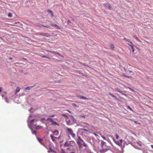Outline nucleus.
Masks as SVG:
<instances>
[{"instance_id":"f257e3e1","label":"nucleus","mask_w":153,"mask_h":153,"mask_svg":"<svg viewBox=\"0 0 153 153\" xmlns=\"http://www.w3.org/2000/svg\"><path fill=\"white\" fill-rule=\"evenodd\" d=\"M78 139L77 141V143L80 149H81L82 147V146L85 147H87V145L86 144L83 140L81 139L80 136H77Z\"/></svg>"},{"instance_id":"f03ea898","label":"nucleus","mask_w":153,"mask_h":153,"mask_svg":"<svg viewBox=\"0 0 153 153\" xmlns=\"http://www.w3.org/2000/svg\"><path fill=\"white\" fill-rule=\"evenodd\" d=\"M68 135L69 136L71 135L73 138H74L75 137L76 135L74 133V131L71 128H69L67 127L66 128Z\"/></svg>"},{"instance_id":"7ed1b4c3","label":"nucleus","mask_w":153,"mask_h":153,"mask_svg":"<svg viewBox=\"0 0 153 153\" xmlns=\"http://www.w3.org/2000/svg\"><path fill=\"white\" fill-rule=\"evenodd\" d=\"M75 143L73 141H70L69 142H66L64 144V146L65 147H69L73 146Z\"/></svg>"},{"instance_id":"20e7f679","label":"nucleus","mask_w":153,"mask_h":153,"mask_svg":"<svg viewBox=\"0 0 153 153\" xmlns=\"http://www.w3.org/2000/svg\"><path fill=\"white\" fill-rule=\"evenodd\" d=\"M47 121H49L51 123V124L52 125H57L59 126V125L57 123V122L54 121L51 118H48L47 120Z\"/></svg>"},{"instance_id":"39448f33","label":"nucleus","mask_w":153,"mask_h":153,"mask_svg":"<svg viewBox=\"0 0 153 153\" xmlns=\"http://www.w3.org/2000/svg\"><path fill=\"white\" fill-rule=\"evenodd\" d=\"M104 5L106 8H107L109 9H111V8L110 4L109 3H107L104 4Z\"/></svg>"},{"instance_id":"423d86ee","label":"nucleus","mask_w":153,"mask_h":153,"mask_svg":"<svg viewBox=\"0 0 153 153\" xmlns=\"http://www.w3.org/2000/svg\"><path fill=\"white\" fill-rule=\"evenodd\" d=\"M39 34L43 36L47 37H49L50 36L49 34L48 33H39Z\"/></svg>"},{"instance_id":"0eeeda50","label":"nucleus","mask_w":153,"mask_h":153,"mask_svg":"<svg viewBox=\"0 0 153 153\" xmlns=\"http://www.w3.org/2000/svg\"><path fill=\"white\" fill-rule=\"evenodd\" d=\"M77 97H79L80 99H84V100H88V99L86 97H85L83 96H77Z\"/></svg>"},{"instance_id":"6e6552de","label":"nucleus","mask_w":153,"mask_h":153,"mask_svg":"<svg viewBox=\"0 0 153 153\" xmlns=\"http://www.w3.org/2000/svg\"><path fill=\"white\" fill-rule=\"evenodd\" d=\"M106 145V143L104 141L101 140V146L102 147V148L103 146H105Z\"/></svg>"},{"instance_id":"1a4fd4ad","label":"nucleus","mask_w":153,"mask_h":153,"mask_svg":"<svg viewBox=\"0 0 153 153\" xmlns=\"http://www.w3.org/2000/svg\"><path fill=\"white\" fill-rule=\"evenodd\" d=\"M50 137L51 138L53 142H54L55 141V138H57V137L54 136H53L52 135H51Z\"/></svg>"},{"instance_id":"9d476101","label":"nucleus","mask_w":153,"mask_h":153,"mask_svg":"<svg viewBox=\"0 0 153 153\" xmlns=\"http://www.w3.org/2000/svg\"><path fill=\"white\" fill-rule=\"evenodd\" d=\"M71 117L73 120V122L74 123H76V120L74 118V117L72 116H71Z\"/></svg>"},{"instance_id":"9b49d317","label":"nucleus","mask_w":153,"mask_h":153,"mask_svg":"<svg viewBox=\"0 0 153 153\" xmlns=\"http://www.w3.org/2000/svg\"><path fill=\"white\" fill-rule=\"evenodd\" d=\"M66 122L67 124L68 125H71V121L70 120H66Z\"/></svg>"},{"instance_id":"f8f14e48","label":"nucleus","mask_w":153,"mask_h":153,"mask_svg":"<svg viewBox=\"0 0 153 153\" xmlns=\"http://www.w3.org/2000/svg\"><path fill=\"white\" fill-rule=\"evenodd\" d=\"M107 150L108 149H102L100 150V152L101 153H104L105 152H106Z\"/></svg>"},{"instance_id":"ddd939ff","label":"nucleus","mask_w":153,"mask_h":153,"mask_svg":"<svg viewBox=\"0 0 153 153\" xmlns=\"http://www.w3.org/2000/svg\"><path fill=\"white\" fill-rule=\"evenodd\" d=\"M113 140H114V141H115V143L117 144V145H118V146H120L121 145V144L120 143V142H119V141H117V142H116L115 141V140L114 139V138H113Z\"/></svg>"},{"instance_id":"4468645a","label":"nucleus","mask_w":153,"mask_h":153,"mask_svg":"<svg viewBox=\"0 0 153 153\" xmlns=\"http://www.w3.org/2000/svg\"><path fill=\"white\" fill-rule=\"evenodd\" d=\"M48 12L49 13H50L51 14V15L52 17L54 16V15H53V13L51 10H48Z\"/></svg>"},{"instance_id":"2eb2a0df","label":"nucleus","mask_w":153,"mask_h":153,"mask_svg":"<svg viewBox=\"0 0 153 153\" xmlns=\"http://www.w3.org/2000/svg\"><path fill=\"white\" fill-rule=\"evenodd\" d=\"M133 37H134V38H135V39L137 41H138L139 42H141L140 41L139 39L137 38V37L136 36L134 35V36H133Z\"/></svg>"},{"instance_id":"dca6fc26","label":"nucleus","mask_w":153,"mask_h":153,"mask_svg":"<svg viewBox=\"0 0 153 153\" xmlns=\"http://www.w3.org/2000/svg\"><path fill=\"white\" fill-rule=\"evenodd\" d=\"M53 133H54V135H58V134H59V133H58V131H54L53 132Z\"/></svg>"},{"instance_id":"f3484780","label":"nucleus","mask_w":153,"mask_h":153,"mask_svg":"<svg viewBox=\"0 0 153 153\" xmlns=\"http://www.w3.org/2000/svg\"><path fill=\"white\" fill-rule=\"evenodd\" d=\"M55 152V153H56V152L55 151H54L53 150L51 149V147H50V150H48V153H50V152Z\"/></svg>"},{"instance_id":"a211bd4d","label":"nucleus","mask_w":153,"mask_h":153,"mask_svg":"<svg viewBox=\"0 0 153 153\" xmlns=\"http://www.w3.org/2000/svg\"><path fill=\"white\" fill-rule=\"evenodd\" d=\"M46 51H47L48 52H49L51 53H53V54H56L57 53L56 52H55L54 51H49L48 50H46Z\"/></svg>"},{"instance_id":"6ab92c4d","label":"nucleus","mask_w":153,"mask_h":153,"mask_svg":"<svg viewBox=\"0 0 153 153\" xmlns=\"http://www.w3.org/2000/svg\"><path fill=\"white\" fill-rule=\"evenodd\" d=\"M110 47L113 50H114V45L112 44H110Z\"/></svg>"},{"instance_id":"aec40b11","label":"nucleus","mask_w":153,"mask_h":153,"mask_svg":"<svg viewBox=\"0 0 153 153\" xmlns=\"http://www.w3.org/2000/svg\"><path fill=\"white\" fill-rule=\"evenodd\" d=\"M128 45H129L131 47L133 46H134V45L132 43L131 41H130L129 42V43H128Z\"/></svg>"},{"instance_id":"412c9836","label":"nucleus","mask_w":153,"mask_h":153,"mask_svg":"<svg viewBox=\"0 0 153 153\" xmlns=\"http://www.w3.org/2000/svg\"><path fill=\"white\" fill-rule=\"evenodd\" d=\"M123 76L125 77H127V78H131V76H127V75H126L125 74H123Z\"/></svg>"},{"instance_id":"4be33fe9","label":"nucleus","mask_w":153,"mask_h":153,"mask_svg":"<svg viewBox=\"0 0 153 153\" xmlns=\"http://www.w3.org/2000/svg\"><path fill=\"white\" fill-rule=\"evenodd\" d=\"M20 91V89L19 88V87H17L16 88V93H17L18 92H19Z\"/></svg>"},{"instance_id":"5701e85b","label":"nucleus","mask_w":153,"mask_h":153,"mask_svg":"<svg viewBox=\"0 0 153 153\" xmlns=\"http://www.w3.org/2000/svg\"><path fill=\"white\" fill-rule=\"evenodd\" d=\"M42 126H36V128L37 129H39V128H42Z\"/></svg>"},{"instance_id":"b1692460","label":"nucleus","mask_w":153,"mask_h":153,"mask_svg":"<svg viewBox=\"0 0 153 153\" xmlns=\"http://www.w3.org/2000/svg\"><path fill=\"white\" fill-rule=\"evenodd\" d=\"M54 26L56 27V28L57 29H60V28L56 24H55Z\"/></svg>"},{"instance_id":"393cba45","label":"nucleus","mask_w":153,"mask_h":153,"mask_svg":"<svg viewBox=\"0 0 153 153\" xmlns=\"http://www.w3.org/2000/svg\"><path fill=\"white\" fill-rule=\"evenodd\" d=\"M62 116L65 117L66 118H68V116L64 114H62Z\"/></svg>"},{"instance_id":"a878e982","label":"nucleus","mask_w":153,"mask_h":153,"mask_svg":"<svg viewBox=\"0 0 153 153\" xmlns=\"http://www.w3.org/2000/svg\"><path fill=\"white\" fill-rule=\"evenodd\" d=\"M124 40H125V41L129 42H130V40L129 39H127L126 38H124L123 39Z\"/></svg>"},{"instance_id":"bb28decb","label":"nucleus","mask_w":153,"mask_h":153,"mask_svg":"<svg viewBox=\"0 0 153 153\" xmlns=\"http://www.w3.org/2000/svg\"><path fill=\"white\" fill-rule=\"evenodd\" d=\"M42 26L45 27H46L47 28H50V27L49 25H47V26H45V25H42Z\"/></svg>"},{"instance_id":"cd10ccee","label":"nucleus","mask_w":153,"mask_h":153,"mask_svg":"<svg viewBox=\"0 0 153 153\" xmlns=\"http://www.w3.org/2000/svg\"><path fill=\"white\" fill-rule=\"evenodd\" d=\"M8 16L9 17H12V15L11 13H9L8 14Z\"/></svg>"},{"instance_id":"c85d7f7f","label":"nucleus","mask_w":153,"mask_h":153,"mask_svg":"<svg viewBox=\"0 0 153 153\" xmlns=\"http://www.w3.org/2000/svg\"><path fill=\"white\" fill-rule=\"evenodd\" d=\"M109 95L110 96H111V97H113L115 98H116V96H114V95L111 94V93H110L109 94Z\"/></svg>"},{"instance_id":"c756f323","label":"nucleus","mask_w":153,"mask_h":153,"mask_svg":"<svg viewBox=\"0 0 153 153\" xmlns=\"http://www.w3.org/2000/svg\"><path fill=\"white\" fill-rule=\"evenodd\" d=\"M115 136H116V139H118L119 137V135L117 134H115Z\"/></svg>"},{"instance_id":"7c9ffc66","label":"nucleus","mask_w":153,"mask_h":153,"mask_svg":"<svg viewBox=\"0 0 153 153\" xmlns=\"http://www.w3.org/2000/svg\"><path fill=\"white\" fill-rule=\"evenodd\" d=\"M127 108L129 109L131 111H132L133 110L132 108L129 106H127Z\"/></svg>"},{"instance_id":"2f4dec72","label":"nucleus","mask_w":153,"mask_h":153,"mask_svg":"<svg viewBox=\"0 0 153 153\" xmlns=\"http://www.w3.org/2000/svg\"><path fill=\"white\" fill-rule=\"evenodd\" d=\"M134 46H133L131 47L132 49V51L133 52H134Z\"/></svg>"},{"instance_id":"473e14b6","label":"nucleus","mask_w":153,"mask_h":153,"mask_svg":"<svg viewBox=\"0 0 153 153\" xmlns=\"http://www.w3.org/2000/svg\"><path fill=\"white\" fill-rule=\"evenodd\" d=\"M128 88L130 91H131L132 92L134 91V89H132V88H131L128 87Z\"/></svg>"},{"instance_id":"72a5a7b5","label":"nucleus","mask_w":153,"mask_h":153,"mask_svg":"<svg viewBox=\"0 0 153 153\" xmlns=\"http://www.w3.org/2000/svg\"><path fill=\"white\" fill-rule=\"evenodd\" d=\"M81 129L82 130H83L85 131H86V132L88 131V130L87 129H84V128H82Z\"/></svg>"},{"instance_id":"f704fd0d","label":"nucleus","mask_w":153,"mask_h":153,"mask_svg":"<svg viewBox=\"0 0 153 153\" xmlns=\"http://www.w3.org/2000/svg\"><path fill=\"white\" fill-rule=\"evenodd\" d=\"M61 153H65V151L62 149L61 150Z\"/></svg>"},{"instance_id":"c9c22d12","label":"nucleus","mask_w":153,"mask_h":153,"mask_svg":"<svg viewBox=\"0 0 153 153\" xmlns=\"http://www.w3.org/2000/svg\"><path fill=\"white\" fill-rule=\"evenodd\" d=\"M56 54H58V55H59V56H61L63 57V56H62V55L60 53H59L58 52H57V53Z\"/></svg>"},{"instance_id":"e433bc0d","label":"nucleus","mask_w":153,"mask_h":153,"mask_svg":"<svg viewBox=\"0 0 153 153\" xmlns=\"http://www.w3.org/2000/svg\"><path fill=\"white\" fill-rule=\"evenodd\" d=\"M38 141L40 142L41 143V141L42 140L41 139L38 138Z\"/></svg>"},{"instance_id":"4c0bfd02","label":"nucleus","mask_w":153,"mask_h":153,"mask_svg":"<svg viewBox=\"0 0 153 153\" xmlns=\"http://www.w3.org/2000/svg\"><path fill=\"white\" fill-rule=\"evenodd\" d=\"M101 137L104 140H106V139L105 137L103 136H101Z\"/></svg>"},{"instance_id":"58836bf2","label":"nucleus","mask_w":153,"mask_h":153,"mask_svg":"<svg viewBox=\"0 0 153 153\" xmlns=\"http://www.w3.org/2000/svg\"><path fill=\"white\" fill-rule=\"evenodd\" d=\"M72 105L76 107H77V105H76L74 104V103H73L72 104Z\"/></svg>"},{"instance_id":"ea45409f","label":"nucleus","mask_w":153,"mask_h":153,"mask_svg":"<svg viewBox=\"0 0 153 153\" xmlns=\"http://www.w3.org/2000/svg\"><path fill=\"white\" fill-rule=\"evenodd\" d=\"M119 142L122 145V143L123 142V140H120Z\"/></svg>"},{"instance_id":"a19ab883","label":"nucleus","mask_w":153,"mask_h":153,"mask_svg":"<svg viewBox=\"0 0 153 153\" xmlns=\"http://www.w3.org/2000/svg\"><path fill=\"white\" fill-rule=\"evenodd\" d=\"M30 88L29 87H27L25 88V89L26 90H30Z\"/></svg>"},{"instance_id":"79ce46f5","label":"nucleus","mask_w":153,"mask_h":153,"mask_svg":"<svg viewBox=\"0 0 153 153\" xmlns=\"http://www.w3.org/2000/svg\"><path fill=\"white\" fill-rule=\"evenodd\" d=\"M34 119H33L32 120H31L30 122H29V123H31L33 121H34Z\"/></svg>"},{"instance_id":"37998d69","label":"nucleus","mask_w":153,"mask_h":153,"mask_svg":"<svg viewBox=\"0 0 153 153\" xmlns=\"http://www.w3.org/2000/svg\"><path fill=\"white\" fill-rule=\"evenodd\" d=\"M93 134H94V135H95L96 137H97V136H98V135L97 134H96L95 133H93Z\"/></svg>"},{"instance_id":"c03bdc74","label":"nucleus","mask_w":153,"mask_h":153,"mask_svg":"<svg viewBox=\"0 0 153 153\" xmlns=\"http://www.w3.org/2000/svg\"><path fill=\"white\" fill-rule=\"evenodd\" d=\"M42 57L43 58H48L49 59H50V58H48V57H47L45 56H42Z\"/></svg>"},{"instance_id":"a18cd8bd","label":"nucleus","mask_w":153,"mask_h":153,"mask_svg":"<svg viewBox=\"0 0 153 153\" xmlns=\"http://www.w3.org/2000/svg\"><path fill=\"white\" fill-rule=\"evenodd\" d=\"M14 24H20V23L19 22H15L14 23Z\"/></svg>"},{"instance_id":"49530a36","label":"nucleus","mask_w":153,"mask_h":153,"mask_svg":"<svg viewBox=\"0 0 153 153\" xmlns=\"http://www.w3.org/2000/svg\"><path fill=\"white\" fill-rule=\"evenodd\" d=\"M45 120V118H42L40 120L41 121H43V120Z\"/></svg>"},{"instance_id":"de8ad7c7","label":"nucleus","mask_w":153,"mask_h":153,"mask_svg":"<svg viewBox=\"0 0 153 153\" xmlns=\"http://www.w3.org/2000/svg\"><path fill=\"white\" fill-rule=\"evenodd\" d=\"M2 91V88L1 87L0 88V92H1Z\"/></svg>"},{"instance_id":"09e8293b","label":"nucleus","mask_w":153,"mask_h":153,"mask_svg":"<svg viewBox=\"0 0 153 153\" xmlns=\"http://www.w3.org/2000/svg\"><path fill=\"white\" fill-rule=\"evenodd\" d=\"M80 63L82 65H84V66H86V65H85L84 64H83V63H81V62H80Z\"/></svg>"},{"instance_id":"8fccbe9b","label":"nucleus","mask_w":153,"mask_h":153,"mask_svg":"<svg viewBox=\"0 0 153 153\" xmlns=\"http://www.w3.org/2000/svg\"><path fill=\"white\" fill-rule=\"evenodd\" d=\"M51 25L52 26H54V25H55V24H51Z\"/></svg>"},{"instance_id":"3c124183","label":"nucleus","mask_w":153,"mask_h":153,"mask_svg":"<svg viewBox=\"0 0 153 153\" xmlns=\"http://www.w3.org/2000/svg\"><path fill=\"white\" fill-rule=\"evenodd\" d=\"M81 117H84V118H85V117L84 116H80Z\"/></svg>"},{"instance_id":"603ef678","label":"nucleus","mask_w":153,"mask_h":153,"mask_svg":"<svg viewBox=\"0 0 153 153\" xmlns=\"http://www.w3.org/2000/svg\"><path fill=\"white\" fill-rule=\"evenodd\" d=\"M54 116H55V115H52L51 116V117H54Z\"/></svg>"},{"instance_id":"864d4df0","label":"nucleus","mask_w":153,"mask_h":153,"mask_svg":"<svg viewBox=\"0 0 153 153\" xmlns=\"http://www.w3.org/2000/svg\"><path fill=\"white\" fill-rule=\"evenodd\" d=\"M33 133H34L35 134H36V131H33Z\"/></svg>"},{"instance_id":"5fc2aeb1","label":"nucleus","mask_w":153,"mask_h":153,"mask_svg":"<svg viewBox=\"0 0 153 153\" xmlns=\"http://www.w3.org/2000/svg\"><path fill=\"white\" fill-rule=\"evenodd\" d=\"M12 59H13L12 57H10V58H9V59L12 60Z\"/></svg>"},{"instance_id":"6e6d98bb","label":"nucleus","mask_w":153,"mask_h":153,"mask_svg":"<svg viewBox=\"0 0 153 153\" xmlns=\"http://www.w3.org/2000/svg\"><path fill=\"white\" fill-rule=\"evenodd\" d=\"M151 147H152V149H153V145H151Z\"/></svg>"},{"instance_id":"4d7b16f0","label":"nucleus","mask_w":153,"mask_h":153,"mask_svg":"<svg viewBox=\"0 0 153 153\" xmlns=\"http://www.w3.org/2000/svg\"><path fill=\"white\" fill-rule=\"evenodd\" d=\"M0 38L2 40H3V39L2 38V37H0Z\"/></svg>"},{"instance_id":"13d9d810","label":"nucleus","mask_w":153,"mask_h":153,"mask_svg":"<svg viewBox=\"0 0 153 153\" xmlns=\"http://www.w3.org/2000/svg\"><path fill=\"white\" fill-rule=\"evenodd\" d=\"M84 123L85 124H87V125H89V124H88V123Z\"/></svg>"},{"instance_id":"bf43d9fd","label":"nucleus","mask_w":153,"mask_h":153,"mask_svg":"<svg viewBox=\"0 0 153 153\" xmlns=\"http://www.w3.org/2000/svg\"><path fill=\"white\" fill-rule=\"evenodd\" d=\"M67 111H68V112H70V113H71V112H70L69 111V110H67Z\"/></svg>"},{"instance_id":"052dcab7","label":"nucleus","mask_w":153,"mask_h":153,"mask_svg":"<svg viewBox=\"0 0 153 153\" xmlns=\"http://www.w3.org/2000/svg\"><path fill=\"white\" fill-rule=\"evenodd\" d=\"M68 23H70V22L69 21V20H68Z\"/></svg>"},{"instance_id":"680f3d73","label":"nucleus","mask_w":153,"mask_h":153,"mask_svg":"<svg viewBox=\"0 0 153 153\" xmlns=\"http://www.w3.org/2000/svg\"><path fill=\"white\" fill-rule=\"evenodd\" d=\"M134 123H137V121H135Z\"/></svg>"},{"instance_id":"e2e57ef3","label":"nucleus","mask_w":153,"mask_h":153,"mask_svg":"<svg viewBox=\"0 0 153 153\" xmlns=\"http://www.w3.org/2000/svg\"><path fill=\"white\" fill-rule=\"evenodd\" d=\"M117 91H118V92H120H120H120V91H119V90H118Z\"/></svg>"},{"instance_id":"0e129e2a","label":"nucleus","mask_w":153,"mask_h":153,"mask_svg":"<svg viewBox=\"0 0 153 153\" xmlns=\"http://www.w3.org/2000/svg\"><path fill=\"white\" fill-rule=\"evenodd\" d=\"M2 97H4V95H2Z\"/></svg>"},{"instance_id":"69168bd1","label":"nucleus","mask_w":153,"mask_h":153,"mask_svg":"<svg viewBox=\"0 0 153 153\" xmlns=\"http://www.w3.org/2000/svg\"><path fill=\"white\" fill-rule=\"evenodd\" d=\"M4 93H5V94H6L7 93L6 92H4Z\"/></svg>"},{"instance_id":"338daca9","label":"nucleus","mask_w":153,"mask_h":153,"mask_svg":"<svg viewBox=\"0 0 153 153\" xmlns=\"http://www.w3.org/2000/svg\"><path fill=\"white\" fill-rule=\"evenodd\" d=\"M71 153H74V152H71Z\"/></svg>"},{"instance_id":"774afa93","label":"nucleus","mask_w":153,"mask_h":153,"mask_svg":"<svg viewBox=\"0 0 153 153\" xmlns=\"http://www.w3.org/2000/svg\"><path fill=\"white\" fill-rule=\"evenodd\" d=\"M129 72H131V71H130Z\"/></svg>"}]
</instances>
